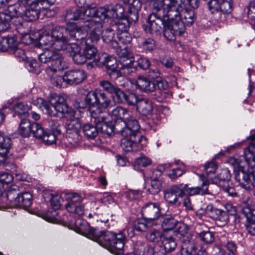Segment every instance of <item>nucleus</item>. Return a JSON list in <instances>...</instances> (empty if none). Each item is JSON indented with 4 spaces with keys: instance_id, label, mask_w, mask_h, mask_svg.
<instances>
[{
    "instance_id": "obj_1",
    "label": "nucleus",
    "mask_w": 255,
    "mask_h": 255,
    "mask_svg": "<svg viewBox=\"0 0 255 255\" xmlns=\"http://www.w3.org/2000/svg\"><path fill=\"white\" fill-rule=\"evenodd\" d=\"M84 38V34L80 30L67 31L65 27L56 26L50 30H42L37 38L39 44L44 49L52 48L56 51L69 53L76 64L84 63L87 59L84 52L76 43H70V40L78 41Z\"/></svg>"
},
{
    "instance_id": "obj_2",
    "label": "nucleus",
    "mask_w": 255,
    "mask_h": 255,
    "mask_svg": "<svg viewBox=\"0 0 255 255\" xmlns=\"http://www.w3.org/2000/svg\"><path fill=\"white\" fill-rule=\"evenodd\" d=\"M75 228L77 233L98 242L110 252L119 254L123 253L125 239L123 233L116 234L110 231L103 232L91 227L86 221L81 219L76 221Z\"/></svg>"
},
{
    "instance_id": "obj_3",
    "label": "nucleus",
    "mask_w": 255,
    "mask_h": 255,
    "mask_svg": "<svg viewBox=\"0 0 255 255\" xmlns=\"http://www.w3.org/2000/svg\"><path fill=\"white\" fill-rule=\"evenodd\" d=\"M119 63L112 56L104 57L100 62L106 65L107 73L112 78H117L122 76H127L134 72L136 68L133 64L134 59L127 48L123 49L120 54Z\"/></svg>"
},
{
    "instance_id": "obj_4",
    "label": "nucleus",
    "mask_w": 255,
    "mask_h": 255,
    "mask_svg": "<svg viewBox=\"0 0 255 255\" xmlns=\"http://www.w3.org/2000/svg\"><path fill=\"white\" fill-rule=\"evenodd\" d=\"M41 10L17 3L8 5L3 12L0 13V32L9 28L10 22L13 18L21 17L27 21L35 20L39 18Z\"/></svg>"
},
{
    "instance_id": "obj_5",
    "label": "nucleus",
    "mask_w": 255,
    "mask_h": 255,
    "mask_svg": "<svg viewBox=\"0 0 255 255\" xmlns=\"http://www.w3.org/2000/svg\"><path fill=\"white\" fill-rule=\"evenodd\" d=\"M78 107L80 109L88 108L90 115L92 111L106 109L112 106L111 98L103 90L96 88L89 92L84 98L77 99Z\"/></svg>"
},
{
    "instance_id": "obj_6",
    "label": "nucleus",
    "mask_w": 255,
    "mask_h": 255,
    "mask_svg": "<svg viewBox=\"0 0 255 255\" xmlns=\"http://www.w3.org/2000/svg\"><path fill=\"white\" fill-rule=\"evenodd\" d=\"M246 158L251 161L249 163V169L247 172L239 170L235 175V180L238 185L246 190L254 189L255 196V146L251 145L245 152Z\"/></svg>"
},
{
    "instance_id": "obj_7",
    "label": "nucleus",
    "mask_w": 255,
    "mask_h": 255,
    "mask_svg": "<svg viewBox=\"0 0 255 255\" xmlns=\"http://www.w3.org/2000/svg\"><path fill=\"white\" fill-rule=\"evenodd\" d=\"M33 104L38 107L43 113L51 117L56 116L58 113H69L70 110L66 103L65 98L61 96H55L49 101L38 98L33 101Z\"/></svg>"
},
{
    "instance_id": "obj_8",
    "label": "nucleus",
    "mask_w": 255,
    "mask_h": 255,
    "mask_svg": "<svg viewBox=\"0 0 255 255\" xmlns=\"http://www.w3.org/2000/svg\"><path fill=\"white\" fill-rule=\"evenodd\" d=\"M182 9V5L177 0H160L155 1L152 4V10L157 12L159 16L167 19L173 20L177 17L179 10Z\"/></svg>"
},
{
    "instance_id": "obj_9",
    "label": "nucleus",
    "mask_w": 255,
    "mask_h": 255,
    "mask_svg": "<svg viewBox=\"0 0 255 255\" xmlns=\"http://www.w3.org/2000/svg\"><path fill=\"white\" fill-rule=\"evenodd\" d=\"M102 23L100 21H97L94 19H90L89 20L85 21V24H83L81 26H78L75 23L68 25L66 29L67 31L70 30H79L82 31L84 34V37L86 36V32L89 30H91L89 35L86 39L85 42H91L93 43L97 42L100 39L102 29L103 28Z\"/></svg>"
},
{
    "instance_id": "obj_10",
    "label": "nucleus",
    "mask_w": 255,
    "mask_h": 255,
    "mask_svg": "<svg viewBox=\"0 0 255 255\" xmlns=\"http://www.w3.org/2000/svg\"><path fill=\"white\" fill-rule=\"evenodd\" d=\"M107 114L103 112L99 109L96 110L95 112L92 111L91 118L98 128V131H100L103 134L111 135L116 131L115 128V124L114 125L112 123L109 122L107 120Z\"/></svg>"
},
{
    "instance_id": "obj_11",
    "label": "nucleus",
    "mask_w": 255,
    "mask_h": 255,
    "mask_svg": "<svg viewBox=\"0 0 255 255\" xmlns=\"http://www.w3.org/2000/svg\"><path fill=\"white\" fill-rule=\"evenodd\" d=\"M117 132H120L122 136H127L128 134L137 135L138 138L143 137L139 132V124L136 119L129 114V118L126 119L125 122L121 121V123H116L115 126Z\"/></svg>"
},
{
    "instance_id": "obj_12",
    "label": "nucleus",
    "mask_w": 255,
    "mask_h": 255,
    "mask_svg": "<svg viewBox=\"0 0 255 255\" xmlns=\"http://www.w3.org/2000/svg\"><path fill=\"white\" fill-rule=\"evenodd\" d=\"M65 198L66 201L65 208L68 212L75 214L80 217L84 215V206L80 204L83 199L79 194L68 193L65 194Z\"/></svg>"
},
{
    "instance_id": "obj_13",
    "label": "nucleus",
    "mask_w": 255,
    "mask_h": 255,
    "mask_svg": "<svg viewBox=\"0 0 255 255\" xmlns=\"http://www.w3.org/2000/svg\"><path fill=\"white\" fill-rule=\"evenodd\" d=\"M167 20L166 18L159 16L157 12L153 11L148 17L146 24L144 25L143 27L147 33L158 34L160 33L162 26H164Z\"/></svg>"
},
{
    "instance_id": "obj_14",
    "label": "nucleus",
    "mask_w": 255,
    "mask_h": 255,
    "mask_svg": "<svg viewBox=\"0 0 255 255\" xmlns=\"http://www.w3.org/2000/svg\"><path fill=\"white\" fill-rule=\"evenodd\" d=\"M168 23L163 26L164 37L169 41L174 40L176 35L180 36L184 32V25L173 20L167 19Z\"/></svg>"
},
{
    "instance_id": "obj_15",
    "label": "nucleus",
    "mask_w": 255,
    "mask_h": 255,
    "mask_svg": "<svg viewBox=\"0 0 255 255\" xmlns=\"http://www.w3.org/2000/svg\"><path fill=\"white\" fill-rule=\"evenodd\" d=\"M208 9L212 13L228 14L232 11V0H210L207 2Z\"/></svg>"
},
{
    "instance_id": "obj_16",
    "label": "nucleus",
    "mask_w": 255,
    "mask_h": 255,
    "mask_svg": "<svg viewBox=\"0 0 255 255\" xmlns=\"http://www.w3.org/2000/svg\"><path fill=\"white\" fill-rule=\"evenodd\" d=\"M66 84L75 85L82 83L86 78V73L80 69L69 70L65 72Z\"/></svg>"
},
{
    "instance_id": "obj_17",
    "label": "nucleus",
    "mask_w": 255,
    "mask_h": 255,
    "mask_svg": "<svg viewBox=\"0 0 255 255\" xmlns=\"http://www.w3.org/2000/svg\"><path fill=\"white\" fill-rule=\"evenodd\" d=\"M206 211L219 226H224L229 222V216L226 211L214 208L212 205L207 206Z\"/></svg>"
},
{
    "instance_id": "obj_18",
    "label": "nucleus",
    "mask_w": 255,
    "mask_h": 255,
    "mask_svg": "<svg viewBox=\"0 0 255 255\" xmlns=\"http://www.w3.org/2000/svg\"><path fill=\"white\" fill-rule=\"evenodd\" d=\"M141 215L145 220H154L160 216L159 206L156 203L149 202L143 205Z\"/></svg>"
},
{
    "instance_id": "obj_19",
    "label": "nucleus",
    "mask_w": 255,
    "mask_h": 255,
    "mask_svg": "<svg viewBox=\"0 0 255 255\" xmlns=\"http://www.w3.org/2000/svg\"><path fill=\"white\" fill-rule=\"evenodd\" d=\"M123 138L121 141V145L123 149L126 152L136 151L139 149L138 143L141 142L142 138L137 137V135L128 134L127 136H123Z\"/></svg>"
},
{
    "instance_id": "obj_20",
    "label": "nucleus",
    "mask_w": 255,
    "mask_h": 255,
    "mask_svg": "<svg viewBox=\"0 0 255 255\" xmlns=\"http://www.w3.org/2000/svg\"><path fill=\"white\" fill-rule=\"evenodd\" d=\"M195 14L193 10L184 8L182 5V9L179 10L177 17L173 18L177 23L182 22L184 25V30L186 26H191L194 22Z\"/></svg>"
},
{
    "instance_id": "obj_21",
    "label": "nucleus",
    "mask_w": 255,
    "mask_h": 255,
    "mask_svg": "<svg viewBox=\"0 0 255 255\" xmlns=\"http://www.w3.org/2000/svg\"><path fill=\"white\" fill-rule=\"evenodd\" d=\"M35 128L34 137L37 138L42 139L44 143L46 145H51L56 142V135L50 131H44L41 125H34Z\"/></svg>"
},
{
    "instance_id": "obj_22",
    "label": "nucleus",
    "mask_w": 255,
    "mask_h": 255,
    "mask_svg": "<svg viewBox=\"0 0 255 255\" xmlns=\"http://www.w3.org/2000/svg\"><path fill=\"white\" fill-rule=\"evenodd\" d=\"M64 68V61L62 55L58 52H51V60L45 70L46 73H47L48 70L56 72L62 71Z\"/></svg>"
},
{
    "instance_id": "obj_23",
    "label": "nucleus",
    "mask_w": 255,
    "mask_h": 255,
    "mask_svg": "<svg viewBox=\"0 0 255 255\" xmlns=\"http://www.w3.org/2000/svg\"><path fill=\"white\" fill-rule=\"evenodd\" d=\"M200 178L202 181V184L200 186L189 187L187 184L186 194L189 196H194L197 195H204L205 194H212L208 189V187L209 184L207 179L203 176H200Z\"/></svg>"
},
{
    "instance_id": "obj_24",
    "label": "nucleus",
    "mask_w": 255,
    "mask_h": 255,
    "mask_svg": "<svg viewBox=\"0 0 255 255\" xmlns=\"http://www.w3.org/2000/svg\"><path fill=\"white\" fill-rule=\"evenodd\" d=\"M11 145L10 138L4 136L0 131V164L6 159Z\"/></svg>"
},
{
    "instance_id": "obj_25",
    "label": "nucleus",
    "mask_w": 255,
    "mask_h": 255,
    "mask_svg": "<svg viewBox=\"0 0 255 255\" xmlns=\"http://www.w3.org/2000/svg\"><path fill=\"white\" fill-rule=\"evenodd\" d=\"M133 84L136 88L144 92H151L155 90V83L145 77H138Z\"/></svg>"
},
{
    "instance_id": "obj_26",
    "label": "nucleus",
    "mask_w": 255,
    "mask_h": 255,
    "mask_svg": "<svg viewBox=\"0 0 255 255\" xmlns=\"http://www.w3.org/2000/svg\"><path fill=\"white\" fill-rule=\"evenodd\" d=\"M176 226L177 228L174 231V235L181 242L192 240V235L189 233L188 227L186 224L177 222Z\"/></svg>"
},
{
    "instance_id": "obj_27",
    "label": "nucleus",
    "mask_w": 255,
    "mask_h": 255,
    "mask_svg": "<svg viewBox=\"0 0 255 255\" xmlns=\"http://www.w3.org/2000/svg\"><path fill=\"white\" fill-rule=\"evenodd\" d=\"M65 20L68 23H70L71 20H81L85 24V21L89 20L90 19H86L82 17V9L71 8L66 10V13L64 15Z\"/></svg>"
},
{
    "instance_id": "obj_28",
    "label": "nucleus",
    "mask_w": 255,
    "mask_h": 255,
    "mask_svg": "<svg viewBox=\"0 0 255 255\" xmlns=\"http://www.w3.org/2000/svg\"><path fill=\"white\" fill-rule=\"evenodd\" d=\"M34 125H40L39 124L33 123L31 124L30 122L27 119L21 120L20 123L18 132L23 137H28L31 132H32L34 136L35 128Z\"/></svg>"
},
{
    "instance_id": "obj_29",
    "label": "nucleus",
    "mask_w": 255,
    "mask_h": 255,
    "mask_svg": "<svg viewBox=\"0 0 255 255\" xmlns=\"http://www.w3.org/2000/svg\"><path fill=\"white\" fill-rule=\"evenodd\" d=\"M131 113L127 109L122 107H117L110 113L111 117L115 121L116 123H121V121H124L129 118V114Z\"/></svg>"
},
{
    "instance_id": "obj_30",
    "label": "nucleus",
    "mask_w": 255,
    "mask_h": 255,
    "mask_svg": "<svg viewBox=\"0 0 255 255\" xmlns=\"http://www.w3.org/2000/svg\"><path fill=\"white\" fill-rule=\"evenodd\" d=\"M18 46V41L15 36H7L2 38L0 40V51L11 52Z\"/></svg>"
},
{
    "instance_id": "obj_31",
    "label": "nucleus",
    "mask_w": 255,
    "mask_h": 255,
    "mask_svg": "<svg viewBox=\"0 0 255 255\" xmlns=\"http://www.w3.org/2000/svg\"><path fill=\"white\" fill-rule=\"evenodd\" d=\"M49 82L54 86L64 87L67 86L65 80V74L62 76L58 74V72H54L51 70H48L46 73Z\"/></svg>"
},
{
    "instance_id": "obj_32",
    "label": "nucleus",
    "mask_w": 255,
    "mask_h": 255,
    "mask_svg": "<svg viewBox=\"0 0 255 255\" xmlns=\"http://www.w3.org/2000/svg\"><path fill=\"white\" fill-rule=\"evenodd\" d=\"M56 0H18L17 3L28 6L32 8L43 9L45 3L52 5Z\"/></svg>"
},
{
    "instance_id": "obj_33",
    "label": "nucleus",
    "mask_w": 255,
    "mask_h": 255,
    "mask_svg": "<svg viewBox=\"0 0 255 255\" xmlns=\"http://www.w3.org/2000/svg\"><path fill=\"white\" fill-rule=\"evenodd\" d=\"M153 109L152 102L147 99H140L137 103V110L144 116L150 115L152 113Z\"/></svg>"
},
{
    "instance_id": "obj_34",
    "label": "nucleus",
    "mask_w": 255,
    "mask_h": 255,
    "mask_svg": "<svg viewBox=\"0 0 255 255\" xmlns=\"http://www.w3.org/2000/svg\"><path fill=\"white\" fill-rule=\"evenodd\" d=\"M19 196L18 186L14 185L11 186L7 192L6 196L11 207L16 208L19 205Z\"/></svg>"
},
{
    "instance_id": "obj_35",
    "label": "nucleus",
    "mask_w": 255,
    "mask_h": 255,
    "mask_svg": "<svg viewBox=\"0 0 255 255\" xmlns=\"http://www.w3.org/2000/svg\"><path fill=\"white\" fill-rule=\"evenodd\" d=\"M115 33L113 29L107 28L104 30L102 34L103 41L109 44V46L113 48L119 47V43L114 39Z\"/></svg>"
},
{
    "instance_id": "obj_36",
    "label": "nucleus",
    "mask_w": 255,
    "mask_h": 255,
    "mask_svg": "<svg viewBox=\"0 0 255 255\" xmlns=\"http://www.w3.org/2000/svg\"><path fill=\"white\" fill-rule=\"evenodd\" d=\"M83 52L87 60L94 59L96 63L98 62H100L101 60V58L99 57L97 59L95 58L98 52L97 49L93 45V44H91L89 42H86L85 46L83 49Z\"/></svg>"
},
{
    "instance_id": "obj_37",
    "label": "nucleus",
    "mask_w": 255,
    "mask_h": 255,
    "mask_svg": "<svg viewBox=\"0 0 255 255\" xmlns=\"http://www.w3.org/2000/svg\"><path fill=\"white\" fill-rule=\"evenodd\" d=\"M81 128V123L79 119L70 117L67 120L65 124L66 132L79 131Z\"/></svg>"
},
{
    "instance_id": "obj_38",
    "label": "nucleus",
    "mask_w": 255,
    "mask_h": 255,
    "mask_svg": "<svg viewBox=\"0 0 255 255\" xmlns=\"http://www.w3.org/2000/svg\"><path fill=\"white\" fill-rule=\"evenodd\" d=\"M218 181H216L217 184L221 187H226L229 184L231 179V174L228 169H223L217 176Z\"/></svg>"
},
{
    "instance_id": "obj_39",
    "label": "nucleus",
    "mask_w": 255,
    "mask_h": 255,
    "mask_svg": "<svg viewBox=\"0 0 255 255\" xmlns=\"http://www.w3.org/2000/svg\"><path fill=\"white\" fill-rule=\"evenodd\" d=\"M195 253V245L193 240L182 242L181 255H194Z\"/></svg>"
},
{
    "instance_id": "obj_40",
    "label": "nucleus",
    "mask_w": 255,
    "mask_h": 255,
    "mask_svg": "<svg viewBox=\"0 0 255 255\" xmlns=\"http://www.w3.org/2000/svg\"><path fill=\"white\" fill-rule=\"evenodd\" d=\"M19 205L17 207L22 208L24 209L28 208L32 204V195L28 192L23 193L19 197Z\"/></svg>"
},
{
    "instance_id": "obj_41",
    "label": "nucleus",
    "mask_w": 255,
    "mask_h": 255,
    "mask_svg": "<svg viewBox=\"0 0 255 255\" xmlns=\"http://www.w3.org/2000/svg\"><path fill=\"white\" fill-rule=\"evenodd\" d=\"M13 117L17 116L19 118H21L22 116L26 117L28 115L29 107L22 103L15 104L13 108Z\"/></svg>"
},
{
    "instance_id": "obj_42",
    "label": "nucleus",
    "mask_w": 255,
    "mask_h": 255,
    "mask_svg": "<svg viewBox=\"0 0 255 255\" xmlns=\"http://www.w3.org/2000/svg\"><path fill=\"white\" fill-rule=\"evenodd\" d=\"M111 16L113 15L109 7H100L97 8L95 17L99 18L101 22L106 18H112Z\"/></svg>"
},
{
    "instance_id": "obj_43",
    "label": "nucleus",
    "mask_w": 255,
    "mask_h": 255,
    "mask_svg": "<svg viewBox=\"0 0 255 255\" xmlns=\"http://www.w3.org/2000/svg\"><path fill=\"white\" fill-rule=\"evenodd\" d=\"M83 131L88 138L94 139L97 135L98 128L96 125L95 126H93L87 124L83 126Z\"/></svg>"
},
{
    "instance_id": "obj_44",
    "label": "nucleus",
    "mask_w": 255,
    "mask_h": 255,
    "mask_svg": "<svg viewBox=\"0 0 255 255\" xmlns=\"http://www.w3.org/2000/svg\"><path fill=\"white\" fill-rule=\"evenodd\" d=\"M66 138L68 143L72 146H77L81 139V136L79 134V131L66 132Z\"/></svg>"
},
{
    "instance_id": "obj_45",
    "label": "nucleus",
    "mask_w": 255,
    "mask_h": 255,
    "mask_svg": "<svg viewBox=\"0 0 255 255\" xmlns=\"http://www.w3.org/2000/svg\"><path fill=\"white\" fill-rule=\"evenodd\" d=\"M242 214L246 218V223H249L255 222V207L252 208L243 207L242 210Z\"/></svg>"
},
{
    "instance_id": "obj_46",
    "label": "nucleus",
    "mask_w": 255,
    "mask_h": 255,
    "mask_svg": "<svg viewBox=\"0 0 255 255\" xmlns=\"http://www.w3.org/2000/svg\"><path fill=\"white\" fill-rule=\"evenodd\" d=\"M179 197L172 192L169 189L164 192V198L170 204L176 205H180L181 202L179 200Z\"/></svg>"
},
{
    "instance_id": "obj_47",
    "label": "nucleus",
    "mask_w": 255,
    "mask_h": 255,
    "mask_svg": "<svg viewBox=\"0 0 255 255\" xmlns=\"http://www.w3.org/2000/svg\"><path fill=\"white\" fill-rule=\"evenodd\" d=\"M187 184H178L171 186L169 189L179 197L186 195Z\"/></svg>"
},
{
    "instance_id": "obj_48",
    "label": "nucleus",
    "mask_w": 255,
    "mask_h": 255,
    "mask_svg": "<svg viewBox=\"0 0 255 255\" xmlns=\"http://www.w3.org/2000/svg\"><path fill=\"white\" fill-rule=\"evenodd\" d=\"M147 232L145 238L148 241L151 242H158L160 241L162 234L159 231L156 229H151Z\"/></svg>"
},
{
    "instance_id": "obj_49",
    "label": "nucleus",
    "mask_w": 255,
    "mask_h": 255,
    "mask_svg": "<svg viewBox=\"0 0 255 255\" xmlns=\"http://www.w3.org/2000/svg\"><path fill=\"white\" fill-rule=\"evenodd\" d=\"M110 10L111 13L113 15L111 16L112 18L122 19L124 16L125 9L121 4L115 5L110 8Z\"/></svg>"
},
{
    "instance_id": "obj_50",
    "label": "nucleus",
    "mask_w": 255,
    "mask_h": 255,
    "mask_svg": "<svg viewBox=\"0 0 255 255\" xmlns=\"http://www.w3.org/2000/svg\"><path fill=\"white\" fill-rule=\"evenodd\" d=\"M115 27L118 31L117 33L127 32L129 28V23L126 18H122L116 23Z\"/></svg>"
},
{
    "instance_id": "obj_51",
    "label": "nucleus",
    "mask_w": 255,
    "mask_h": 255,
    "mask_svg": "<svg viewBox=\"0 0 255 255\" xmlns=\"http://www.w3.org/2000/svg\"><path fill=\"white\" fill-rule=\"evenodd\" d=\"M177 221L172 218H166L164 219L161 224L163 231H168L172 230L176 226Z\"/></svg>"
},
{
    "instance_id": "obj_52",
    "label": "nucleus",
    "mask_w": 255,
    "mask_h": 255,
    "mask_svg": "<svg viewBox=\"0 0 255 255\" xmlns=\"http://www.w3.org/2000/svg\"><path fill=\"white\" fill-rule=\"evenodd\" d=\"M163 248L167 252L173 251L176 247V243L172 237H166L162 241Z\"/></svg>"
},
{
    "instance_id": "obj_53",
    "label": "nucleus",
    "mask_w": 255,
    "mask_h": 255,
    "mask_svg": "<svg viewBox=\"0 0 255 255\" xmlns=\"http://www.w3.org/2000/svg\"><path fill=\"white\" fill-rule=\"evenodd\" d=\"M141 48L146 51L152 50L155 47V42L152 38L143 39L139 42Z\"/></svg>"
},
{
    "instance_id": "obj_54",
    "label": "nucleus",
    "mask_w": 255,
    "mask_h": 255,
    "mask_svg": "<svg viewBox=\"0 0 255 255\" xmlns=\"http://www.w3.org/2000/svg\"><path fill=\"white\" fill-rule=\"evenodd\" d=\"M161 188V182L156 179L151 180L150 183V187L147 191L151 194H156L159 192Z\"/></svg>"
},
{
    "instance_id": "obj_55",
    "label": "nucleus",
    "mask_w": 255,
    "mask_h": 255,
    "mask_svg": "<svg viewBox=\"0 0 255 255\" xmlns=\"http://www.w3.org/2000/svg\"><path fill=\"white\" fill-rule=\"evenodd\" d=\"M99 85L103 88L104 91H105L111 94H113V92L117 87L108 80L100 81L99 82Z\"/></svg>"
},
{
    "instance_id": "obj_56",
    "label": "nucleus",
    "mask_w": 255,
    "mask_h": 255,
    "mask_svg": "<svg viewBox=\"0 0 255 255\" xmlns=\"http://www.w3.org/2000/svg\"><path fill=\"white\" fill-rule=\"evenodd\" d=\"M200 239L207 244L212 243L214 240V237L212 232L210 231H203L199 234Z\"/></svg>"
},
{
    "instance_id": "obj_57",
    "label": "nucleus",
    "mask_w": 255,
    "mask_h": 255,
    "mask_svg": "<svg viewBox=\"0 0 255 255\" xmlns=\"http://www.w3.org/2000/svg\"><path fill=\"white\" fill-rule=\"evenodd\" d=\"M118 38L119 39V46L121 43L123 44H127L129 43L131 41V37L129 34L127 32L118 33H117Z\"/></svg>"
},
{
    "instance_id": "obj_58",
    "label": "nucleus",
    "mask_w": 255,
    "mask_h": 255,
    "mask_svg": "<svg viewBox=\"0 0 255 255\" xmlns=\"http://www.w3.org/2000/svg\"><path fill=\"white\" fill-rule=\"evenodd\" d=\"M113 99L114 100H116L117 103H122L125 102L126 94L118 87L113 92Z\"/></svg>"
},
{
    "instance_id": "obj_59",
    "label": "nucleus",
    "mask_w": 255,
    "mask_h": 255,
    "mask_svg": "<svg viewBox=\"0 0 255 255\" xmlns=\"http://www.w3.org/2000/svg\"><path fill=\"white\" fill-rule=\"evenodd\" d=\"M97 8L90 5H87L84 10H82V17L86 18L87 17H94L95 15Z\"/></svg>"
},
{
    "instance_id": "obj_60",
    "label": "nucleus",
    "mask_w": 255,
    "mask_h": 255,
    "mask_svg": "<svg viewBox=\"0 0 255 255\" xmlns=\"http://www.w3.org/2000/svg\"><path fill=\"white\" fill-rule=\"evenodd\" d=\"M184 173V170L180 167H177L170 170L167 173V176L171 179H175L182 176Z\"/></svg>"
},
{
    "instance_id": "obj_61",
    "label": "nucleus",
    "mask_w": 255,
    "mask_h": 255,
    "mask_svg": "<svg viewBox=\"0 0 255 255\" xmlns=\"http://www.w3.org/2000/svg\"><path fill=\"white\" fill-rule=\"evenodd\" d=\"M125 196L129 200H134L139 199L142 193L138 190H129L125 193Z\"/></svg>"
},
{
    "instance_id": "obj_62",
    "label": "nucleus",
    "mask_w": 255,
    "mask_h": 255,
    "mask_svg": "<svg viewBox=\"0 0 255 255\" xmlns=\"http://www.w3.org/2000/svg\"><path fill=\"white\" fill-rule=\"evenodd\" d=\"M62 200V199L59 195H52L50 199V204L54 210H57L60 208Z\"/></svg>"
},
{
    "instance_id": "obj_63",
    "label": "nucleus",
    "mask_w": 255,
    "mask_h": 255,
    "mask_svg": "<svg viewBox=\"0 0 255 255\" xmlns=\"http://www.w3.org/2000/svg\"><path fill=\"white\" fill-rule=\"evenodd\" d=\"M15 58L19 61H23L26 59V56L25 51L21 48H19L17 46L15 49L12 51Z\"/></svg>"
},
{
    "instance_id": "obj_64",
    "label": "nucleus",
    "mask_w": 255,
    "mask_h": 255,
    "mask_svg": "<svg viewBox=\"0 0 255 255\" xmlns=\"http://www.w3.org/2000/svg\"><path fill=\"white\" fill-rule=\"evenodd\" d=\"M151 160L150 158L146 156H141L136 158L135 161V165H138L140 167H146L150 165Z\"/></svg>"
}]
</instances>
